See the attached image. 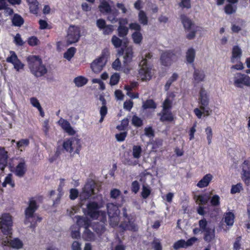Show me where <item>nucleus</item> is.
<instances>
[{
    "label": "nucleus",
    "instance_id": "obj_1",
    "mask_svg": "<svg viewBox=\"0 0 250 250\" xmlns=\"http://www.w3.org/2000/svg\"><path fill=\"white\" fill-rule=\"evenodd\" d=\"M199 94V108H195L194 113L199 119H201L203 115L209 116L212 113V110L208 107L209 97L207 92L204 88H201Z\"/></svg>",
    "mask_w": 250,
    "mask_h": 250
},
{
    "label": "nucleus",
    "instance_id": "obj_2",
    "mask_svg": "<svg viewBox=\"0 0 250 250\" xmlns=\"http://www.w3.org/2000/svg\"><path fill=\"white\" fill-rule=\"evenodd\" d=\"M26 60L31 72L35 76L41 77L46 73L47 69L39 56L30 55L27 57Z\"/></svg>",
    "mask_w": 250,
    "mask_h": 250
},
{
    "label": "nucleus",
    "instance_id": "obj_3",
    "mask_svg": "<svg viewBox=\"0 0 250 250\" xmlns=\"http://www.w3.org/2000/svg\"><path fill=\"white\" fill-rule=\"evenodd\" d=\"M181 21L186 33V38L193 40L196 34H201L203 30L201 27L196 25L190 19L185 15L181 16Z\"/></svg>",
    "mask_w": 250,
    "mask_h": 250
},
{
    "label": "nucleus",
    "instance_id": "obj_4",
    "mask_svg": "<svg viewBox=\"0 0 250 250\" xmlns=\"http://www.w3.org/2000/svg\"><path fill=\"white\" fill-rule=\"evenodd\" d=\"M152 55L149 53L146 54L145 58L143 57L140 63L141 68L139 70V76L142 81L150 80L154 74V70L147 64V59H150Z\"/></svg>",
    "mask_w": 250,
    "mask_h": 250
},
{
    "label": "nucleus",
    "instance_id": "obj_5",
    "mask_svg": "<svg viewBox=\"0 0 250 250\" xmlns=\"http://www.w3.org/2000/svg\"><path fill=\"white\" fill-rule=\"evenodd\" d=\"M101 206L95 202H92L87 205V214L93 219H99L104 223L106 221V213L104 211H99Z\"/></svg>",
    "mask_w": 250,
    "mask_h": 250
},
{
    "label": "nucleus",
    "instance_id": "obj_6",
    "mask_svg": "<svg viewBox=\"0 0 250 250\" xmlns=\"http://www.w3.org/2000/svg\"><path fill=\"white\" fill-rule=\"evenodd\" d=\"M13 220L9 213H3L0 216V229L4 235H12Z\"/></svg>",
    "mask_w": 250,
    "mask_h": 250
},
{
    "label": "nucleus",
    "instance_id": "obj_7",
    "mask_svg": "<svg viewBox=\"0 0 250 250\" xmlns=\"http://www.w3.org/2000/svg\"><path fill=\"white\" fill-rule=\"evenodd\" d=\"M106 208L110 225L112 227L117 226L120 220L119 217L120 210L118 206L113 203H108L106 205Z\"/></svg>",
    "mask_w": 250,
    "mask_h": 250
},
{
    "label": "nucleus",
    "instance_id": "obj_8",
    "mask_svg": "<svg viewBox=\"0 0 250 250\" xmlns=\"http://www.w3.org/2000/svg\"><path fill=\"white\" fill-rule=\"evenodd\" d=\"M63 148L69 153L74 152L78 154L81 146L79 139L75 137L65 140L62 145Z\"/></svg>",
    "mask_w": 250,
    "mask_h": 250
},
{
    "label": "nucleus",
    "instance_id": "obj_9",
    "mask_svg": "<svg viewBox=\"0 0 250 250\" xmlns=\"http://www.w3.org/2000/svg\"><path fill=\"white\" fill-rule=\"evenodd\" d=\"M108 55V51L104 50L101 56L92 62L91 67L94 72L99 73L103 69L106 62Z\"/></svg>",
    "mask_w": 250,
    "mask_h": 250
},
{
    "label": "nucleus",
    "instance_id": "obj_10",
    "mask_svg": "<svg viewBox=\"0 0 250 250\" xmlns=\"http://www.w3.org/2000/svg\"><path fill=\"white\" fill-rule=\"evenodd\" d=\"M5 237L2 238L1 245L3 246H8L14 249H21L23 248V243L19 238H14L11 239V237L9 235H6Z\"/></svg>",
    "mask_w": 250,
    "mask_h": 250
},
{
    "label": "nucleus",
    "instance_id": "obj_11",
    "mask_svg": "<svg viewBox=\"0 0 250 250\" xmlns=\"http://www.w3.org/2000/svg\"><path fill=\"white\" fill-rule=\"evenodd\" d=\"M80 37V30L79 27L71 25L67 30L66 36V42L68 44H70L77 42Z\"/></svg>",
    "mask_w": 250,
    "mask_h": 250
},
{
    "label": "nucleus",
    "instance_id": "obj_12",
    "mask_svg": "<svg viewBox=\"0 0 250 250\" xmlns=\"http://www.w3.org/2000/svg\"><path fill=\"white\" fill-rule=\"evenodd\" d=\"M233 84L235 87L242 88L244 85L250 86V77L241 73H236L233 77Z\"/></svg>",
    "mask_w": 250,
    "mask_h": 250
},
{
    "label": "nucleus",
    "instance_id": "obj_13",
    "mask_svg": "<svg viewBox=\"0 0 250 250\" xmlns=\"http://www.w3.org/2000/svg\"><path fill=\"white\" fill-rule=\"evenodd\" d=\"M177 59L176 55L170 51H166L162 54L161 61L162 63L167 66Z\"/></svg>",
    "mask_w": 250,
    "mask_h": 250
},
{
    "label": "nucleus",
    "instance_id": "obj_14",
    "mask_svg": "<svg viewBox=\"0 0 250 250\" xmlns=\"http://www.w3.org/2000/svg\"><path fill=\"white\" fill-rule=\"evenodd\" d=\"M26 171V166L25 164V161L24 159L20 158L18 160V163L14 170L13 172L18 177H22Z\"/></svg>",
    "mask_w": 250,
    "mask_h": 250
},
{
    "label": "nucleus",
    "instance_id": "obj_15",
    "mask_svg": "<svg viewBox=\"0 0 250 250\" xmlns=\"http://www.w3.org/2000/svg\"><path fill=\"white\" fill-rule=\"evenodd\" d=\"M94 183L90 182L86 184L83 188V192L80 194V196L83 199L88 198L93 193H94Z\"/></svg>",
    "mask_w": 250,
    "mask_h": 250
},
{
    "label": "nucleus",
    "instance_id": "obj_16",
    "mask_svg": "<svg viewBox=\"0 0 250 250\" xmlns=\"http://www.w3.org/2000/svg\"><path fill=\"white\" fill-rule=\"evenodd\" d=\"M38 206L36 202L33 200L31 199L29 201V206L25 210V216L28 219L31 218V216H35L34 212L37 209Z\"/></svg>",
    "mask_w": 250,
    "mask_h": 250
},
{
    "label": "nucleus",
    "instance_id": "obj_17",
    "mask_svg": "<svg viewBox=\"0 0 250 250\" xmlns=\"http://www.w3.org/2000/svg\"><path fill=\"white\" fill-rule=\"evenodd\" d=\"M58 124L61 126V127L70 135H74L76 133L75 131L71 126L70 123L62 118H61L58 122Z\"/></svg>",
    "mask_w": 250,
    "mask_h": 250
},
{
    "label": "nucleus",
    "instance_id": "obj_18",
    "mask_svg": "<svg viewBox=\"0 0 250 250\" xmlns=\"http://www.w3.org/2000/svg\"><path fill=\"white\" fill-rule=\"evenodd\" d=\"M242 55V51L237 45L234 46L232 48L230 61L232 63H235L240 60Z\"/></svg>",
    "mask_w": 250,
    "mask_h": 250
},
{
    "label": "nucleus",
    "instance_id": "obj_19",
    "mask_svg": "<svg viewBox=\"0 0 250 250\" xmlns=\"http://www.w3.org/2000/svg\"><path fill=\"white\" fill-rule=\"evenodd\" d=\"M76 225L79 228L83 227L84 229L88 228L90 225V220L86 217L76 216Z\"/></svg>",
    "mask_w": 250,
    "mask_h": 250
},
{
    "label": "nucleus",
    "instance_id": "obj_20",
    "mask_svg": "<svg viewBox=\"0 0 250 250\" xmlns=\"http://www.w3.org/2000/svg\"><path fill=\"white\" fill-rule=\"evenodd\" d=\"M8 152L5 148L0 147V169L3 170L7 163Z\"/></svg>",
    "mask_w": 250,
    "mask_h": 250
},
{
    "label": "nucleus",
    "instance_id": "obj_21",
    "mask_svg": "<svg viewBox=\"0 0 250 250\" xmlns=\"http://www.w3.org/2000/svg\"><path fill=\"white\" fill-rule=\"evenodd\" d=\"M123 53L124 54V64H128L131 62L133 57L132 47L126 46Z\"/></svg>",
    "mask_w": 250,
    "mask_h": 250
},
{
    "label": "nucleus",
    "instance_id": "obj_22",
    "mask_svg": "<svg viewBox=\"0 0 250 250\" xmlns=\"http://www.w3.org/2000/svg\"><path fill=\"white\" fill-rule=\"evenodd\" d=\"M213 178V176L210 173L205 175L197 184V186L199 188H203L208 187Z\"/></svg>",
    "mask_w": 250,
    "mask_h": 250
},
{
    "label": "nucleus",
    "instance_id": "obj_23",
    "mask_svg": "<svg viewBox=\"0 0 250 250\" xmlns=\"http://www.w3.org/2000/svg\"><path fill=\"white\" fill-rule=\"evenodd\" d=\"M209 199L210 194L208 193L194 196V199L196 203L199 205H206L208 202Z\"/></svg>",
    "mask_w": 250,
    "mask_h": 250
},
{
    "label": "nucleus",
    "instance_id": "obj_24",
    "mask_svg": "<svg viewBox=\"0 0 250 250\" xmlns=\"http://www.w3.org/2000/svg\"><path fill=\"white\" fill-rule=\"evenodd\" d=\"M160 120L162 122H171L173 120V116L170 110H162L159 114Z\"/></svg>",
    "mask_w": 250,
    "mask_h": 250
},
{
    "label": "nucleus",
    "instance_id": "obj_25",
    "mask_svg": "<svg viewBox=\"0 0 250 250\" xmlns=\"http://www.w3.org/2000/svg\"><path fill=\"white\" fill-rule=\"evenodd\" d=\"M204 232V239L206 241L209 242L214 239L215 229L214 228L208 227Z\"/></svg>",
    "mask_w": 250,
    "mask_h": 250
},
{
    "label": "nucleus",
    "instance_id": "obj_26",
    "mask_svg": "<svg viewBox=\"0 0 250 250\" xmlns=\"http://www.w3.org/2000/svg\"><path fill=\"white\" fill-rule=\"evenodd\" d=\"M234 215L231 212H226L224 215L223 220L227 226H232L234 223Z\"/></svg>",
    "mask_w": 250,
    "mask_h": 250
},
{
    "label": "nucleus",
    "instance_id": "obj_27",
    "mask_svg": "<svg viewBox=\"0 0 250 250\" xmlns=\"http://www.w3.org/2000/svg\"><path fill=\"white\" fill-rule=\"evenodd\" d=\"M121 227L125 230H129L133 231H137V226L133 221H128L127 223L125 222L121 225Z\"/></svg>",
    "mask_w": 250,
    "mask_h": 250
},
{
    "label": "nucleus",
    "instance_id": "obj_28",
    "mask_svg": "<svg viewBox=\"0 0 250 250\" xmlns=\"http://www.w3.org/2000/svg\"><path fill=\"white\" fill-rule=\"evenodd\" d=\"M29 145V140L28 139H22L16 143V148L22 151Z\"/></svg>",
    "mask_w": 250,
    "mask_h": 250
},
{
    "label": "nucleus",
    "instance_id": "obj_29",
    "mask_svg": "<svg viewBox=\"0 0 250 250\" xmlns=\"http://www.w3.org/2000/svg\"><path fill=\"white\" fill-rule=\"evenodd\" d=\"M29 6L30 11L37 14L39 9V2L37 0H27Z\"/></svg>",
    "mask_w": 250,
    "mask_h": 250
},
{
    "label": "nucleus",
    "instance_id": "obj_30",
    "mask_svg": "<svg viewBox=\"0 0 250 250\" xmlns=\"http://www.w3.org/2000/svg\"><path fill=\"white\" fill-rule=\"evenodd\" d=\"M195 57V50L192 48H189L186 52V60L188 63H192Z\"/></svg>",
    "mask_w": 250,
    "mask_h": 250
},
{
    "label": "nucleus",
    "instance_id": "obj_31",
    "mask_svg": "<svg viewBox=\"0 0 250 250\" xmlns=\"http://www.w3.org/2000/svg\"><path fill=\"white\" fill-rule=\"evenodd\" d=\"M100 11L102 13H107L111 10V8L109 4L105 1H102L101 2L99 6Z\"/></svg>",
    "mask_w": 250,
    "mask_h": 250
},
{
    "label": "nucleus",
    "instance_id": "obj_32",
    "mask_svg": "<svg viewBox=\"0 0 250 250\" xmlns=\"http://www.w3.org/2000/svg\"><path fill=\"white\" fill-rule=\"evenodd\" d=\"M74 82L77 87H82L87 83V80L83 76H79L74 79Z\"/></svg>",
    "mask_w": 250,
    "mask_h": 250
},
{
    "label": "nucleus",
    "instance_id": "obj_33",
    "mask_svg": "<svg viewBox=\"0 0 250 250\" xmlns=\"http://www.w3.org/2000/svg\"><path fill=\"white\" fill-rule=\"evenodd\" d=\"M205 74L203 71L196 70L194 73V79L197 83H199L204 81L205 79Z\"/></svg>",
    "mask_w": 250,
    "mask_h": 250
},
{
    "label": "nucleus",
    "instance_id": "obj_34",
    "mask_svg": "<svg viewBox=\"0 0 250 250\" xmlns=\"http://www.w3.org/2000/svg\"><path fill=\"white\" fill-rule=\"evenodd\" d=\"M142 149L140 146H134L132 148V155L134 158L139 159L141 156Z\"/></svg>",
    "mask_w": 250,
    "mask_h": 250
},
{
    "label": "nucleus",
    "instance_id": "obj_35",
    "mask_svg": "<svg viewBox=\"0 0 250 250\" xmlns=\"http://www.w3.org/2000/svg\"><path fill=\"white\" fill-rule=\"evenodd\" d=\"M12 4H19L21 0H0V10L4 9L7 6V2Z\"/></svg>",
    "mask_w": 250,
    "mask_h": 250
},
{
    "label": "nucleus",
    "instance_id": "obj_36",
    "mask_svg": "<svg viewBox=\"0 0 250 250\" xmlns=\"http://www.w3.org/2000/svg\"><path fill=\"white\" fill-rule=\"evenodd\" d=\"M23 19L22 17L18 15H14L12 19L13 24L17 26H21L23 23Z\"/></svg>",
    "mask_w": 250,
    "mask_h": 250
},
{
    "label": "nucleus",
    "instance_id": "obj_37",
    "mask_svg": "<svg viewBox=\"0 0 250 250\" xmlns=\"http://www.w3.org/2000/svg\"><path fill=\"white\" fill-rule=\"evenodd\" d=\"M133 42L136 44H140L143 40V36L140 32L136 31L132 34Z\"/></svg>",
    "mask_w": 250,
    "mask_h": 250
},
{
    "label": "nucleus",
    "instance_id": "obj_38",
    "mask_svg": "<svg viewBox=\"0 0 250 250\" xmlns=\"http://www.w3.org/2000/svg\"><path fill=\"white\" fill-rule=\"evenodd\" d=\"M151 193V189L148 185H143L142 189L141 195L144 199L147 198Z\"/></svg>",
    "mask_w": 250,
    "mask_h": 250
},
{
    "label": "nucleus",
    "instance_id": "obj_39",
    "mask_svg": "<svg viewBox=\"0 0 250 250\" xmlns=\"http://www.w3.org/2000/svg\"><path fill=\"white\" fill-rule=\"evenodd\" d=\"M242 174V179L245 183L249 186L250 185V171L243 170Z\"/></svg>",
    "mask_w": 250,
    "mask_h": 250
},
{
    "label": "nucleus",
    "instance_id": "obj_40",
    "mask_svg": "<svg viewBox=\"0 0 250 250\" xmlns=\"http://www.w3.org/2000/svg\"><path fill=\"white\" fill-rule=\"evenodd\" d=\"M79 229H80V228L77 225H74L71 226V235L73 238L77 239L80 237V234Z\"/></svg>",
    "mask_w": 250,
    "mask_h": 250
},
{
    "label": "nucleus",
    "instance_id": "obj_41",
    "mask_svg": "<svg viewBox=\"0 0 250 250\" xmlns=\"http://www.w3.org/2000/svg\"><path fill=\"white\" fill-rule=\"evenodd\" d=\"M139 21L143 25H146L148 22V18L146 13L143 11H140L139 15Z\"/></svg>",
    "mask_w": 250,
    "mask_h": 250
},
{
    "label": "nucleus",
    "instance_id": "obj_42",
    "mask_svg": "<svg viewBox=\"0 0 250 250\" xmlns=\"http://www.w3.org/2000/svg\"><path fill=\"white\" fill-rule=\"evenodd\" d=\"M9 53L10 55L6 58L7 62L12 64L14 62H16V61L19 60L17 55H16L15 52L13 51H10Z\"/></svg>",
    "mask_w": 250,
    "mask_h": 250
},
{
    "label": "nucleus",
    "instance_id": "obj_43",
    "mask_svg": "<svg viewBox=\"0 0 250 250\" xmlns=\"http://www.w3.org/2000/svg\"><path fill=\"white\" fill-rule=\"evenodd\" d=\"M9 53L10 55L6 58L7 62L12 64L14 62H16V61L19 60L17 55H16L15 52L13 51H10Z\"/></svg>",
    "mask_w": 250,
    "mask_h": 250
},
{
    "label": "nucleus",
    "instance_id": "obj_44",
    "mask_svg": "<svg viewBox=\"0 0 250 250\" xmlns=\"http://www.w3.org/2000/svg\"><path fill=\"white\" fill-rule=\"evenodd\" d=\"M172 100L167 97L163 103L162 110H170L172 107Z\"/></svg>",
    "mask_w": 250,
    "mask_h": 250
},
{
    "label": "nucleus",
    "instance_id": "obj_45",
    "mask_svg": "<svg viewBox=\"0 0 250 250\" xmlns=\"http://www.w3.org/2000/svg\"><path fill=\"white\" fill-rule=\"evenodd\" d=\"M177 78H178V75L177 74L174 73L172 74L171 77L169 78V79L167 80V83L165 84V88L166 90H168V89L169 88L172 83L173 82H174L175 81H176L177 80Z\"/></svg>",
    "mask_w": 250,
    "mask_h": 250
},
{
    "label": "nucleus",
    "instance_id": "obj_46",
    "mask_svg": "<svg viewBox=\"0 0 250 250\" xmlns=\"http://www.w3.org/2000/svg\"><path fill=\"white\" fill-rule=\"evenodd\" d=\"M35 216H31V218L28 219L25 217L24 220V224L30 228H35L36 227V222H35Z\"/></svg>",
    "mask_w": 250,
    "mask_h": 250
},
{
    "label": "nucleus",
    "instance_id": "obj_47",
    "mask_svg": "<svg viewBox=\"0 0 250 250\" xmlns=\"http://www.w3.org/2000/svg\"><path fill=\"white\" fill-rule=\"evenodd\" d=\"M76 51V49L74 47H70L67 51L64 54V58L69 61L73 57Z\"/></svg>",
    "mask_w": 250,
    "mask_h": 250
},
{
    "label": "nucleus",
    "instance_id": "obj_48",
    "mask_svg": "<svg viewBox=\"0 0 250 250\" xmlns=\"http://www.w3.org/2000/svg\"><path fill=\"white\" fill-rule=\"evenodd\" d=\"M117 30L118 35L120 37H124L128 32V28L126 26H119Z\"/></svg>",
    "mask_w": 250,
    "mask_h": 250
},
{
    "label": "nucleus",
    "instance_id": "obj_49",
    "mask_svg": "<svg viewBox=\"0 0 250 250\" xmlns=\"http://www.w3.org/2000/svg\"><path fill=\"white\" fill-rule=\"evenodd\" d=\"M143 107L144 109L147 108H155L156 107V105L154 102V101L152 100H148L144 102L143 104Z\"/></svg>",
    "mask_w": 250,
    "mask_h": 250
},
{
    "label": "nucleus",
    "instance_id": "obj_50",
    "mask_svg": "<svg viewBox=\"0 0 250 250\" xmlns=\"http://www.w3.org/2000/svg\"><path fill=\"white\" fill-rule=\"evenodd\" d=\"M111 42L115 48H119L121 46L122 41L116 36L114 35L112 37Z\"/></svg>",
    "mask_w": 250,
    "mask_h": 250
},
{
    "label": "nucleus",
    "instance_id": "obj_51",
    "mask_svg": "<svg viewBox=\"0 0 250 250\" xmlns=\"http://www.w3.org/2000/svg\"><path fill=\"white\" fill-rule=\"evenodd\" d=\"M14 69L17 72H20L23 70L24 64L19 60L12 63Z\"/></svg>",
    "mask_w": 250,
    "mask_h": 250
},
{
    "label": "nucleus",
    "instance_id": "obj_52",
    "mask_svg": "<svg viewBox=\"0 0 250 250\" xmlns=\"http://www.w3.org/2000/svg\"><path fill=\"white\" fill-rule=\"evenodd\" d=\"M173 248L175 250L179 249L182 248H187L186 245V241L184 240L181 239L177 242H176L173 245Z\"/></svg>",
    "mask_w": 250,
    "mask_h": 250
},
{
    "label": "nucleus",
    "instance_id": "obj_53",
    "mask_svg": "<svg viewBox=\"0 0 250 250\" xmlns=\"http://www.w3.org/2000/svg\"><path fill=\"white\" fill-rule=\"evenodd\" d=\"M243 189L242 185L240 183H238L235 185H232L230 190L231 194H235L240 192Z\"/></svg>",
    "mask_w": 250,
    "mask_h": 250
},
{
    "label": "nucleus",
    "instance_id": "obj_54",
    "mask_svg": "<svg viewBox=\"0 0 250 250\" xmlns=\"http://www.w3.org/2000/svg\"><path fill=\"white\" fill-rule=\"evenodd\" d=\"M7 184L10 185L12 187H14V183L12 180V175L8 174L5 178L4 181L2 183V186L5 187Z\"/></svg>",
    "mask_w": 250,
    "mask_h": 250
},
{
    "label": "nucleus",
    "instance_id": "obj_55",
    "mask_svg": "<svg viewBox=\"0 0 250 250\" xmlns=\"http://www.w3.org/2000/svg\"><path fill=\"white\" fill-rule=\"evenodd\" d=\"M107 113V108L106 105H102L100 110V114L101 118L99 120L100 123H102L104 120V118Z\"/></svg>",
    "mask_w": 250,
    "mask_h": 250
},
{
    "label": "nucleus",
    "instance_id": "obj_56",
    "mask_svg": "<svg viewBox=\"0 0 250 250\" xmlns=\"http://www.w3.org/2000/svg\"><path fill=\"white\" fill-rule=\"evenodd\" d=\"M83 237L87 241H91L94 239V235L88 228H86L85 229L83 233Z\"/></svg>",
    "mask_w": 250,
    "mask_h": 250
},
{
    "label": "nucleus",
    "instance_id": "obj_57",
    "mask_svg": "<svg viewBox=\"0 0 250 250\" xmlns=\"http://www.w3.org/2000/svg\"><path fill=\"white\" fill-rule=\"evenodd\" d=\"M132 124L135 126L140 127L143 125V121L137 116H133L132 118Z\"/></svg>",
    "mask_w": 250,
    "mask_h": 250
},
{
    "label": "nucleus",
    "instance_id": "obj_58",
    "mask_svg": "<svg viewBox=\"0 0 250 250\" xmlns=\"http://www.w3.org/2000/svg\"><path fill=\"white\" fill-rule=\"evenodd\" d=\"M40 42L39 40L35 36H32L28 40V43L30 46H35L39 44Z\"/></svg>",
    "mask_w": 250,
    "mask_h": 250
},
{
    "label": "nucleus",
    "instance_id": "obj_59",
    "mask_svg": "<svg viewBox=\"0 0 250 250\" xmlns=\"http://www.w3.org/2000/svg\"><path fill=\"white\" fill-rule=\"evenodd\" d=\"M30 102L31 104L32 105V106L37 108L39 111L41 110L42 106L40 104L39 101H38V100L37 98H36L35 97L31 98L30 99Z\"/></svg>",
    "mask_w": 250,
    "mask_h": 250
},
{
    "label": "nucleus",
    "instance_id": "obj_60",
    "mask_svg": "<svg viewBox=\"0 0 250 250\" xmlns=\"http://www.w3.org/2000/svg\"><path fill=\"white\" fill-rule=\"evenodd\" d=\"M120 77V76L118 73H115L114 74H113L110 77V84L113 85L117 84L119 81Z\"/></svg>",
    "mask_w": 250,
    "mask_h": 250
},
{
    "label": "nucleus",
    "instance_id": "obj_61",
    "mask_svg": "<svg viewBox=\"0 0 250 250\" xmlns=\"http://www.w3.org/2000/svg\"><path fill=\"white\" fill-rule=\"evenodd\" d=\"M207 135V138L208 142V144L210 145L211 143V140L212 138V131L210 127H207L205 130Z\"/></svg>",
    "mask_w": 250,
    "mask_h": 250
},
{
    "label": "nucleus",
    "instance_id": "obj_62",
    "mask_svg": "<svg viewBox=\"0 0 250 250\" xmlns=\"http://www.w3.org/2000/svg\"><path fill=\"white\" fill-rule=\"evenodd\" d=\"M128 119L125 118L122 121L121 125L117 126V128L119 130H124L128 126Z\"/></svg>",
    "mask_w": 250,
    "mask_h": 250
},
{
    "label": "nucleus",
    "instance_id": "obj_63",
    "mask_svg": "<svg viewBox=\"0 0 250 250\" xmlns=\"http://www.w3.org/2000/svg\"><path fill=\"white\" fill-rule=\"evenodd\" d=\"M224 10L227 14L230 15L235 12L236 7H233L230 4H228L225 7Z\"/></svg>",
    "mask_w": 250,
    "mask_h": 250
},
{
    "label": "nucleus",
    "instance_id": "obj_64",
    "mask_svg": "<svg viewBox=\"0 0 250 250\" xmlns=\"http://www.w3.org/2000/svg\"><path fill=\"white\" fill-rule=\"evenodd\" d=\"M114 30V27L112 25H106L102 30L103 33L104 35H109L111 34Z\"/></svg>",
    "mask_w": 250,
    "mask_h": 250
}]
</instances>
